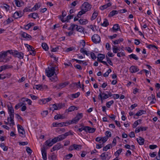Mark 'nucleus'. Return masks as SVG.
<instances>
[{
	"mask_svg": "<svg viewBox=\"0 0 160 160\" xmlns=\"http://www.w3.org/2000/svg\"><path fill=\"white\" fill-rule=\"evenodd\" d=\"M79 22L81 24H83V25L86 24L88 22V20H87L86 19H80L79 20Z\"/></svg>",
	"mask_w": 160,
	"mask_h": 160,
	"instance_id": "nucleus-22",
	"label": "nucleus"
},
{
	"mask_svg": "<svg viewBox=\"0 0 160 160\" xmlns=\"http://www.w3.org/2000/svg\"><path fill=\"white\" fill-rule=\"evenodd\" d=\"M14 2L17 6L18 7L21 6L20 2L18 0H15Z\"/></svg>",
	"mask_w": 160,
	"mask_h": 160,
	"instance_id": "nucleus-56",
	"label": "nucleus"
},
{
	"mask_svg": "<svg viewBox=\"0 0 160 160\" xmlns=\"http://www.w3.org/2000/svg\"><path fill=\"white\" fill-rule=\"evenodd\" d=\"M52 99L51 98H44L42 99V102L43 103H45L46 102H49Z\"/></svg>",
	"mask_w": 160,
	"mask_h": 160,
	"instance_id": "nucleus-42",
	"label": "nucleus"
},
{
	"mask_svg": "<svg viewBox=\"0 0 160 160\" xmlns=\"http://www.w3.org/2000/svg\"><path fill=\"white\" fill-rule=\"evenodd\" d=\"M77 30L79 32H82L83 31V29L81 26H78V25L76 28Z\"/></svg>",
	"mask_w": 160,
	"mask_h": 160,
	"instance_id": "nucleus-39",
	"label": "nucleus"
},
{
	"mask_svg": "<svg viewBox=\"0 0 160 160\" xmlns=\"http://www.w3.org/2000/svg\"><path fill=\"white\" fill-rule=\"evenodd\" d=\"M118 50H120V48H118L116 46H113L112 48L113 52L114 53H117Z\"/></svg>",
	"mask_w": 160,
	"mask_h": 160,
	"instance_id": "nucleus-26",
	"label": "nucleus"
},
{
	"mask_svg": "<svg viewBox=\"0 0 160 160\" xmlns=\"http://www.w3.org/2000/svg\"><path fill=\"white\" fill-rule=\"evenodd\" d=\"M114 103V101L113 100H112L110 102H107L106 104V106L108 108H109L111 105L113 104Z\"/></svg>",
	"mask_w": 160,
	"mask_h": 160,
	"instance_id": "nucleus-51",
	"label": "nucleus"
},
{
	"mask_svg": "<svg viewBox=\"0 0 160 160\" xmlns=\"http://www.w3.org/2000/svg\"><path fill=\"white\" fill-rule=\"evenodd\" d=\"M73 17V15H68L67 17V18L64 20L63 18H61V21L62 22H65L66 21L68 22V20Z\"/></svg>",
	"mask_w": 160,
	"mask_h": 160,
	"instance_id": "nucleus-20",
	"label": "nucleus"
},
{
	"mask_svg": "<svg viewBox=\"0 0 160 160\" xmlns=\"http://www.w3.org/2000/svg\"><path fill=\"white\" fill-rule=\"evenodd\" d=\"M83 117L82 113H78L76 117L73 119L72 120L67 121L63 122H55L52 123L53 127H62L63 126H67L68 125L71 124L73 123H76L78 121Z\"/></svg>",
	"mask_w": 160,
	"mask_h": 160,
	"instance_id": "nucleus-1",
	"label": "nucleus"
},
{
	"mask_svg": "<svg viewBox=\"0 0 160 160\" xmlns=\"http://www.w3.org/2000/svg\"><path fill=\"white\" fill-rule=\"evenodd\" d=\"M112 144H108L104 147L103 149V151H106L108 149H110V147H112Z\"/></svg>",
	"mask_w": 160,
	"mask_h": 160,
	"instance_id": "nucleus-35",
	"label": "nucleus"
},
{
	"mask_svg": "<svg viewBox=\"0 0 160 160\" xmlns=\"http://www.w3.org/2000/svg\"><path fill=\"white\" fill-rule=\"evenodd\" d=\"M26 151L28 154H31L32 152V150L29 147H27Z\"/></svg>",
	"mask_w": 160,
	"mask_h": 160,
	"instance_id": "nucleus-60",
	"label": "nucleus"
},
{
	"mask_svg": "<svg viewBox=\"0 0 160 160\" xmlns=\"http://www.w3.org/2000/svg\"><path fill=\"white\" fill-rule=\"evenodd\" d=\"M123 41V38H119L118 40L113 41V44L115 45L120 43Z\"/></svg>",
	"mask_w": 160,
	"mask_h": 160,
	"instance_id": "nucleus-28",
	"label": "nucleus"
},
{
	"mask_svg": "<svg viewBox=\"0 0 160 160\" xmlns=\"http://www.w3.org/2000/svg\"><path fill=\"white\" fill-rule=\"evenodd\" d=\"M101 25L104 27H107L109 25V23L108 20L105 18L104 19V21L101 24Z\"/></svg>",
	"mask_w": 160,
	"mask_h": 160,
	"instance_id": "nucleus-25",
	"label": "nucleus"
},
{
	"mask_svg": "<svg viewBox=\"0 0 160 160\" xmlns=\"http://www.w3.org/2000/svg\"><path fill=\"white\" fill-rule=\"evenodd\" d=\"M7 52H1L0 54V59H4L7 56Z\"/></svg>",
	"mask_w": 160,
	"mask_h": 160,
	"instance_id": "nucleus-19",
	"label": "nucleus"
},
{
	"mask_svg": "<svg viewBox=\"0 0 160 160\" xmlns=\"http://www.w3.org/2000/svg\"><path fill=\"white\" fill-rule=\"evenodd\" d=\"M100 157L102 158V159L103 160H108L106 159V156L105 152H103L100 155Z\"/></svg>",
	"mask_w": 160,
	"mask_h": 160,
	"instance_id": "nucleus-48",
	"label": "nucleus"
},
{
	"mask_svg": "<svg viewBox=\"0 0 160 160\" xmlns=\"http://www.w3.org/2000/svg\"><path fill=\"white\" fill-rule=\"evenodd\" d=\"M146 111L143 110H141L138 111L135 115V116H140L142 114H145Z\"/></svg>",
	"mask_w": 160,
	"mask_h": 160,
	"instance_id": "nucleus-21",
	"label": "nucleus"
},
{
	"mask_svg": "<svg viewBox=\"0 0 160 160\" xmlns=\"http://www.w3.org/2000/svg\"><path fill=\"white\" fill-rule=\"evenodd\" d=\"M98 15V13L97 12H96L95 11L94 12L92 15V16L91 18V20H93L94 19H95L97 16Z\"/></svg>",
	"mask_w": 160,
	"mask_h": 160,
	"instance_id": "nucleus-34",
	"label": "nucleus"
},
{
	"mask_svg": "<svg viewBox=\"0 0 160 160\" xmlns=\"http://www.w3.org/2000/svg\"><path fill=\"white\" fill-rule=\"evenodd\" d=\"M108 137H107L105 136L103 137L102 138V141L103 142V143L105 142L108 140Z\"/></svg>",
	"mask_w": 160,
	"mask_h": 160,
	"instance_id": "nucleus-63",
	"label": "nucleus"
},
{
	"mask_svg": "<svg viewBox=\"0 0 160 160\" xmlns=\"http://www.w3.org/2000/svg\"><path fill=\"white\" fill-rule=\"evenodd\" d=\"M34 24L33 23H30L25 26V29L26 30H28L32 26H33Z\"/></svg>",
	"mask_w": 160,
	"mask_h": 160,
	"instance_id": "nucleus-18",
	"label": "nucleus"
},
{
	"mask_svg": "<svg viewBox=\"0 0 160 160\" xmlns=\"http://www.w3.org/2000/svg\"><path fill=\"white\" fill-rule=\"evenodd\" d=\"M99 91L100 92V93L98 96V98L99 99L100 98L101 101H102V99H103V96H102V95H103L102 94V93L100 90H99Z\"/></svg>",
	"mask_w": 160,
	"mask_h": 160,
	"instance_id": "nucleus-59",
	"label": "nucleus"
},
{
	"mask_svg": "<svg viewBox=\"0 0 160 160\" xmlns=\"http://www.w3.org/2000/svg\"><path fill=\"white\" fill-rule=\"evenodd\" d=\"M50 77L51 78H49V79L52 81L55 82L58 80L56 74H55V75L53 76V77Z\"/></svg>",
	"mask_w": 160,
	"mask_h": 160,
	"instance_id": "nucleus-33",
	"label": "nucleus"
},
{
	"mask_svg": "<svg viewBox=\"0 0 160 160\" xmlns=\"http://www.w3.org/2000/svg\"><path fill=\"white\" fill-rule=\"evenodd\" d=\"M72 146L75 150L80 149L81 148V146L80 145L74 144Z\"/></svg>",
	"mask_w": 160,
	"mask_h": 160,
	"instance_id": "nucleus-30",
	"label": "nucleus"
},
{
	"mask_svg": "<svg viewBox=\"0 0 160 160\" xmlns=\"http://www.w3.org/2000/svg\"><path fill=\"white\" fill-rule=\"evenodd\" d=\"M106 59L108 63L111 65H112V61H111L110 59L107 56H106Z\"/></svg>",
	"mask_w": 160,
	"mask_h": 160,
	"instance_id": "nucleus-61",
	"label": "nucleus"
},
{
	"mask_svg": "<svg viewBox=\"0 0 160 160\" xmlns=\"http://www.w3.org/2000/svg\"><path fill=\"white\" fill-rule=\"evenodd\" d=\"M118 13V11L116 10H112L110 13L109 16L110 17H112L115 14Z\"/></svg>",
	"mask_w": 160,
	"mask_h": 160,
	"instance_id": "nucleus-29",
	"label": "nucleus"
},
{
	"mask_svg": "<svg viewBox=\"0 0 160 160\" xmlns=\"http://www.w3.org/2000/svg\"><path fill=\"white\" fill-rule=\"evenodd\" d=\"M41 152L43 159L44 160H46L47 153L44 146L41 148Z\"/></svg>",
	"mask_w": 160,
	"mask_h": 160,
	"instance_id": "nucleus-6",
	"label": "nucleus"
},
{
	"mask_svg": "<svg viewBox=\"0 0 160 160\" xmlns=\"http://www.w3.org/2000/svg\"><path fill=\"white\" fill-rule=\"evenodd\" d=\"M119 28L118 24H116L114 25L112 28L113 30L117 31L118 30Z\"/></svg>",
	"mask_w": 160,
	"mask_h": 160,
	"instance_id": "nucleus-38",
	"label": "nucleus"
},
{
	"mask_svg": "<svg viewBox=\"0 0 160 160\" xmlns=\"http://www.w3.org/2000/svg\"><path fill=\"white\" fill-rule=\"evenodd\" d=\"M122 149L120 148L118 150H117L115 153V155L116 156H118L122 152Z\"/></svg>",
	"mask_w": 160,
	"mask_h": 160,
	"instance_id": "nucleus-50",
	"label": "nucleus"
},
{
	"mask_svg": "<svg viewBox=\"0 0 160 160\" xmlns=\"http://www.w3.org/2000/svg\"><path fill=\"white\" fill-rule=\"evenodd\" d=\"M85 131L86 132L89 133H92L94 132L96 130V128H92L89 126H85Z\"/></svg>",
	"mask_w": 160,
	"mask_h": 160,
	"instance_id": "nucleus-7",
	"label": "nucleus"
},
{
	"mask_svg": "<svg viewBox=\"0 0 160 160\" xmlns=\"http://www.w3.org/2000/svg\"><path fill=\"white\" fill-rule=\"evenodd\" d=\"M141 121V119H139L138 120L135 121L133 124V128H135L136 126L139 124V123H140Z\"/></svg>",
	"mask_w": 160,
	"mask_h": 160,
	"instance_id": "nucleus-31",
	"label": "nucleus"
},
{
	"mask_svg": "<svg viewBox=\"0 0 160 160\" xmlns=\"http://www.w3.org/2000/svg\"><path fill=\"white\" fill-rule=\"evenodd\" d=\"M34 89L36 88L37 90H41L42 89V85L38 84L35 85V86L33 87Z\"/></svg>",
	"mask_w": 160,
	"mask_h": 160,
	"instance_id": "nucleus-43",
	"label": "nucleus"
},
{
	"mask_svg": "<svg viewBox=\"0 0 160 160\" xmlns=\"http://www.w3.org/2000/svg\"><path fill=\"white\" fill-rule=\"evenodd\" d=\"M91 8V5L87 2H85L82 6V9L86 12L90 10Z\"/></svg>",
	"mask_w": 160,
	"mask_h": 160,
	"instance_id": "nucleus-4",
	"label": "nucleus"
},
{
	"mask_svg": "<svg viewBox=\"0 0 160 160\" xmlns=\"http://www.w3.org/2000/svg\"><path fill=\"white\" fill-rule=\"evenodd\" d=\"M129 70L132 73H135L139 70L137 67L134 66H131Z\"/></svg>",
	"mask_w": 160,
	"mask_h": 160,
	"instance_id": "nucleus-10",
	"label": "nucleus"
},
{
	"mask_svg": "<svg viewBox=\"0 0 160 160\" xmlns=\"http://www.w3.org/2000/svg\"><path fill=\"white\" fill-rule=\"evenodd\" d=\"M111 5V4L109 2L104 5L101 6V7H100V9L101 10H103L104 9L107 8L108 7L110 6Z\"/></svg>",
	"mask_w": 160,
	"mask_h": 160,
	"instance_id": "nucleus-15",
	"label": "nucleus"
},
{
	"mask_svg": "<svg viewBox=\"0 0 160 160\" xmlns=\"http://www.w3.org/2000/svg\"><path fill=\"white\" fill-rule=\"evenodd\" d=\"M42 46L44 50L45 51H47L48 49V47L47 44L46 43H42Z\"/></svg>",
	"mask_w": 160,
	"mask_h": 160,
	"instance_id": "nucleus-24",
	"label": "nucleus"
},
{
	"mask_svg": "<svg viewBox=\"0 0 160 160\" xmlns=\"http://www.w3.org/2000/svg\"><path fill=\"white\" fill-rule=\"evenodd\" d=\"M48 113V112L47 110L43 111L41 113L43 117H45Z\"/></svg>",
	"mask_w": 160,
	"mask_h": 160,
	"instance_id": "nucleus-55",
	"label": "nucleus"
},
{
	"mask_svg": "<svg viewBox=\"0 0 160 160\" xmlns=\"http://www.w3.org/2000/svg\"><path fill=\"white\" fill-rule=\"evenodd\" d=\"M92 41L95 43H99L101 41L100 37L97 34L93 35L92 37Z\"/></svg>",
	"mask_w": 160,
	"mask_h": 160,
	"instance_id": "nucleus-3",
	"label": "nucleus"
},
{
	"mask_svg": "<svg viewBox=\"0 0 160 160\" xmlns=\"http://www.w3.org/2000/svg\"><path fill=\"white\" fill-rule=\"evenodd\" d=\"M8 110L9 112L12 113L14 112L13 107L12 106L10 107L9 105L8 106Z\"/></svg>",
	"mask_w": 160,
	"mask_h": 160,
	"instance_id": "nucleus-46",
	"label": "nucleus"
},
{
	"mask_svg": "<svg viewBox=\"0 0 160 160\" xmlns=\"http://www.w3.org/2000/svg\"><path fill=\"white\" fill-rule=\"evenodd\" d=\"M2 66L3 67L2 68L3 70H5V69H8L9 68H12V66L8 65H5Z\"/></svg>",
	"mask_w": 160,
	"mask_h": 160,
	"instance_id": "nucleus-32",
	"label": "nucleus"
},
{
	"mask_svg": "<svg viewBox=\"0 0 160 160\" xmlns=\"http://www.w3.org/2000/svg\"><path fill=\"white\" fill-rule=\"evenodd\" d=\"M18 128L19 133L23 135L25 133V131L23 127L20 125H18Z\"/></svg>",
	"mask_w": 160,
	"mask_h": 160,
	"instance_id": "nucleus-11",
	"label": "nucleus"
},
{
	"mask_svg": "<svg viewBox=\"0 0 160 160\" xmlns=\"http://www.w3.org/2000/svg\"><path fill=\"white\" fill-rule=\"evenodd\" d=\"M64 117L62 116V115L59 114L58 115H55L54 117V118L55 119H63Z\"/></svg>",
	"mask_w": 160,
	"mask_h": 160,
	"instance_id": "nucleus-45",
	"label": "nucleus"
},
{
	"mask_svg": "<svg viewBox=\"0 0 160 160\" xmlns=\"http://www.w3.org/2000/svg\"><path fill=\"white\" fill-rule=\"evenodd\" d=\"M137 141L140 145H142L144 144V139L141 137H140L139 139H137Z\"/></svg>",
	"mask_w": 160,
	"mask_h": 160,
	"instance_id": "nucleus-13",
	"label": "nucleus"
},
{
	"mask_svg": "<svg viewBox=\"0 0 160 160\" xmlns=\"http://www.w3.org/2000/svg\"><path fill=\"white\" fill-rule=\"evenodd\" d=\"M20 35L22 37L27 40H30L32 38V37L30 35L25 32H22L20 33Z\"/></svg>",
	"mask_w": 160,
	"mask_h": 160,
	"instance_id": "nucleus-8",
	"label": "nucleus"
},
{
	"mask_svg": "<svg viewBox=\"0 0 160 160\" xmlns=\"http://www.w3.org/2000/svg\"><path fill=\"white\" fill-rule=\"evenodd\" d=\"M105 135L108 137H111L112 136V133L110 131H107L106 132Z\"/></svg>",
	"mask_w": 160,
	"mask_h": 160,
	"instance_id": "nucleus-57",
	"label": "nucleus"
},
{
	"mask_svg": "<svg viewBox=\"0 0 160 160\" xmlns=\"http://www.w3.org/2000/svg\"><path fill=\"white\" fill-rule=\"evenodd\" d=\"M63 135H64V136H65V138H66L67 136L70 135H72V134L71 132L69 131L68 132H66Z\"/></svg>",
	"mask_w": 160,
	"mask_h": 160,
	"instance_id": "nucleus-62",
	"label": "nucleus"
},
{
	"mask_svg": "<svg viewBox=\"0 0 160 160\" xmlns=\"http://www.w3.org/2000/svg\"><path fill=\"white\" fill-rule=\"evenodd\" d=\"M69 84V82H66L63 83L59 84L58 86L61 88H62L65 87L67 85H68Z\"/></svg>",
	"mask_w": 160,
	"mask_h": 160,
	"instance_id": "nucleus-17",
	"label": "nucleus"
},
{
	"mask_svg": "<svg viewBox=\"0 0 160 160\" xmlns=\"http://www.w3.org/2000/svg\"><path fill=\"white\" fill-rule=\"evenodd\" d=\"M14 56L15 57H17L20 59H23L24 57V54L21 52H19L17 51H14Z\"/></svg>",
	"mask_w": 160,
	"mask_h": 160,
	"instance_id": "nucleus-5",
	"label": "nucleus"
},
{
	"mask_svg": "<svg viewBox=\"0 0 160 160\" xmlns=\"http://www.w3.org/2000/svg\"><path fill=\"white\" fill-rule=\"evenodd\" d=\"M9 114L10 117H8V120L9 121L10 118H11L12 119V118H14V112H9Z\"/></svg>",
	"mask_w": 160,
	"mask_h": 160,
	"instance_id": "nucleus-52",
	"label": "nucleus"
},
{
	"mask_svg": "<svg viewBox=\"0 0 160 160\" xmlns=\"http://www.w3.org/2000/svg\"><path fill=\"white\" fill-rule=\"evenodd\" d=\"M105 58V55L104 54H98V55L97 60L99 62H100L101 61Z\"/></svg>",
	"mask_w": 160,
	"mask_h": 160,
	"instance_id": "nucleus-12",
	"label": "nucleus"
},
{
	"mask_svg": "<svg viewBox=\"0 0 160 160\" xmlns=\"http://www.w3.org/2000/svg\"><path fill=\"white\" fill-rule=\"evenodd\" d=\"M55 68L53 67L48 68V70H46L47 76L48 77H51L53 76L54 73H55Z\"/></svg>",
	"mask_w": 160,
	"mask_h": 160,
	"instance_id": "nucleus-2",
	"label": "nucleus"
},
{
	"mask_svg": "<svg viewBox=\"0 0 160 160\" xmlns=\"http://www.w3.org/2000/svg\"><path fill=\"white\" fill-rule=\"evenodd\" d=\"M86 12H85L84 10H83L82 9V10L80 12H79L77 15V17L78 18H80L81 17V16L85 13Z\"/></svg>",
	"mask_w": 160,
	"mask_h": 160,
	"instance_id": "nucleus-27",
	"label": "nucleus"
},
{
	"mask_svg": "<svg viewBox=\"0 0 160 160\" xmlns=\"http://www.w3.org/2000/svg\"><path fill=\"white\" fill-rule=\"evenodd\" d=\"M77 25L74 24H71L70 27L68 29V30H71L73 31L74 30V28L76 27V26H77Z\"/></svg>",
	"mask_w": 160,
	"mask_h": 160,
	"instance_id": "nucleus-41",
	"label": "nucleus"
},
{
	"mask_svg": "<svg viewBox=\"0 0 160 160\" xmlns=\"http://www.w3.org/2000/svg\"><path fill=\"white\" fill-rule=\"evenodd\" d=\"M157 146L155 145H149V148L151 149H153L157 147Z\"/></svg>",
	"mask_w": 160,
	"mask_h": 160,
	"instance_id": "nucleus-64",
	"label": "nucleus"
},
{
	"mask_svg": "<svg viewBox=\"0 0 160 160\" xmlns=\"http://www.w3.org/2000/svg\"><path fill=\"white\" fill-rule=\"evenodd\" d=\"M129 58H133L136 60H138V58L137 57L136 55L135 54H132L129 55Z\"/></svg>",
	"mask_w": 160,
	"mask_h": 160,
	"instance_id": "nucleus-40",
	"label": "nucleus"
},
{
	"mask_svg": "<svg viewBox=\"0 0 160 160\" xmlns=\"http://www.w3.org/2000/svg\"><path fill=\"white\" fill-rule=\"evenodd\" d=\"M45 143L49 147L52 146L54 144V143L53 142L52 140L51 141L47 140L46 142Z\"/></svg>",
	"mask_w": 160,
	"mask_h": 160,
	"instance_id": "nucleus-37",
	"label": "nucleus"
},
{
	"mask_svg": "<svg viewBox=\"0 0 160 160\" xmlns=\"http://www.w3.org/2000/svg\"><path fill=\"white\" fill-rule=\"evenodd\" d=\"M61 147V145L59 143H57V144L53 147L52 149H53V151H55L60 149Z\"/></svg>",
	"mask_w": 160,
	"mask_h": 160,
	"instance_id": "nucleus-14",
	"label": "nucleus"
},
{
	"mask_svg": "<svg viewBox=\"0 0 160 160\" xmlns=\"http://www.w3.org/2000/svg\"><path fill=\"white\" fill-rule=\"evenodd\" d=\"M58 108V109L62 108L64 106V104L62 103H60L57 104Z\"/></svg>",
	"mask_w": 160,
	"mask_h": 160,
	"instance_id": "nucleus-53",
	"label": "nucleus"
},
{
	"mask_svg": "<svg viewBox=\"0 0 160 160\" xmlns=\"http://www.w3.org/2000/svg\"><path fill=\"white\" fill-rule=\"evenodd\" d=\"M80 51L81 52L85 54L88 56L89 55V53H88L86 50H84L83 48H82L80 49Z\"/></svg>",
	"mask_w": 160,
	"mask_h": 160,
	"instance_id": "nucleus-36",
	"label": "nucleus"
},
{
	"mask_svg": "<svg viewBox=\"0 0 160 160\" xmlns=\"http://www.w3.org/2000/svg\"><path fill=\"white\" fill-rule=\"evenodd\" d=\"M30 15H32V18L34 19H36L37 17H38V15L37 13H31Z\"/></svg>",
	"mask_w": 160,
	"mask_h": 160,
	"instance_id": "nucleus-47",
	"label": "nucleus"
},
{
	"mask_svg": "<svg viewBox=\"0 0 160 160\" xmlns=\"http://www.w3.org/2000/svg\"><path fill=\"white\" fill-rule=\"evenodd\" d=\"M30 7H26L25 9H24L23 10V12H30V11H32V9H30L29 8H30Z\"/></svg>",
	"mask_w": 160,
	"mask_h": 160,
	"instance_id": "nucleus-58",
	"label": "nucleus"
},
{
	"mask_svg": "<svg viewBox=\"0 0 160 160\" xmlns=\"http://www.w3.org/2000/svg\"><path fill=\"white\" fill-rule=\"evenodd\" d=\"M58 137L59 141H60L65 138V136L63 134H62L58 136Z\"/></svg>",
	"mask_w": 160,
	"mask_h": 160,
	"instance_id": "nucleus-49",
	"label": "nucleus"
},
{
	"mask_svg": "<svg viewBox=\"0 0 160 160\" xmlns=\"http://www.w3.org/2000/svg\"><path fill=\"white\" fill-rule=\"evenodd\" d=\"M23 14L24 13L22 12L21 11H19V12H16L14 13L13 17L15 18H18L22 17Z\"/></svg>",
	"mask_w": 160,
	"mask_h": 160,
	"instance_id": "nucleus-9",
	"label": "nucleus"
},
{
	"mask_svg": "<svg viewBox=\"0 0 160 160\" xmlns=\"http://www.w3.org/2000/svg\"><path fill=\"white\" fill-rule=\"evenodd\" d=\"M25 46H27L28 51H29L30 52L32 50H33L32 49H33L32 46L27 44H26Z\"/></svg>",
	"mask_w": 160,
	"mask_h": 160,
	"instance_id": "nucleus-54",
	"label": "nucleus"
},
{
	"mask_svg": "<svg viewBox=\"0 0 160 160\" xmlns=\"http://www.w3.org/2000/svg\"><path fill=\"white\" fill-rule=\"evenodd\" d=\"M80 95V92H78L76 93L73 94L71 95L72 97L73 98H78Z\"/></svg>",
	"mask_w": 160,
	"mask_h": 160,
	"instance_id": "nucleus-44",
	"label": "nucleus"
},
{
	"mask_svg": "<svg viewBox=\"0 0 160 160\" xmlns=\"http://www.w3.org/2000/svg\"><path fill=\"white\" fill-rule=\"evenodd\" d=\"M75 109L77 110L78 109V108L74 106H70L68 109H67L66 111H67L68 112H71L74 111Z\"/></svg>",
	"mask_w": 160,
	"mask_h": 160,
	"instance_id": "nucleus-16",
	"label": "nucleus"
},
{
	"mask_svg": "<svg viewBox=\"0 0 160 160\" xmlns=\"http://www.w3.org/2000/svg\"><path fill=\"white\" fill-rule=\"evenodd\" d=\"M41 5L38 3H36L34 7L32 8V11L34 10L35 11L41 7Z\"/></svg>",
	"mask_w": 160,
	"mask_h": 160,
	"instance_id": "nucleus-23",
	"label": "nucleus"
}]
</instances>
